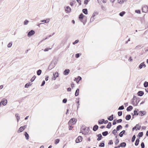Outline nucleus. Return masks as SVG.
<instances>
[{"label":"nucleus","instance_id":"1","mask_svg":"<svg viewBox=\"0 0 148 148\" xmlns=\"http://www.w3.org/2000/svg\"><path fill=\"white\" fill-rule=\"evenodd\" d=\"M76 120L75 119H71L69 121L68 123V124L70 125L71 124L72 125H73L76 123Z\"/></svg>","mask_w":148,"mask_h":148},{"label":"nucleus","instance_id":"2","mask_svg":"<svg viewBox=\"0 0 148 148\" xmlns=\"http://www.w3.org/2000/svg\"><path fill=\"white\" fill-rule=\"evenodd\" d=\"M27 125H25L23 126H21L20 127L18 131V132L20 133L22 132L25 129V128L27 127Z\"/></svg>","mask_w":148,"mask_h":148},{"label":"nucleus","instance_id":"3","mask_svg":"<svg viewBox=\"0 0 148 148\" xmlns=\"http://www.w3.org/2000/svg\"><path fill=\"white\" fill-rule=\"evenodd\" d=\"M35 33V32L34 30H31L28 33L27 36L30 37V36L34 34Z\"/></svg>","mask_w":148,"mask_h":148},{"label":"nucleus","instance_id":"4","mask_svg":"<svg viewBox=\"0 0 148 148\" xmlns=\"http://www.w3.org/2000/svg\"><path fill=\"white\" fill-rule=\"evenodd\" d=\"M82 138L81 136H79L76 140V143H79L81 142L82 140Z\"/></svg>","mask_w":148,"mask_h":148},{"label":"nucleus","instance_id":"5","mask_svg":"<svg viewBox=\"0 0 148 148\" xmlns=\"http://www.w3.org/2000/svg\"><path fill=\"white\" fill-rule=\"evenodd\" d=\"M148 10L147 6L146 5L142 8V11L144 12H147Z\"/></svg>","mask_w":148,"mask_h":148},{"label":"nucleus","instance_id":"6","mask_svg":"<svg viewBox=\"0 0 148 148\" xmlns=\"http://www.w3.org/2000/svg\"><path fill=\"white\" fill-rule=\"evenodd\" d=\"M132 115H133V116H134L135 115H139V111L138 109H137V110H134V114L132 113Z\"/></svg>","mask_w":148,"mask_h":148},{"label":"nucleus","instance_id":"7","mask_svg":"<svg viewBox=\"0 0 148 148\" xmlns=\"http://www.w3.org/2000/svg\"><path fill=\"white\" fill-rule=\"evenodd\" d=\"M146 112L145 111H139V115L142 116L146 115Z\"/></svg>","mask_w":148,"mask_h":148},{"label":"nucleus","instance_id":"8","mask_svg":"<svg viewBox=\"0 0 148 148\" xmlns=\"http://www.w3.org/2000/svg\"><path fill=\"white\" fill-rule=\"evenodd\" d=\"M58 76V72H56L53 74V78H52L54 80H55L56 78Z\"/></svg>","mask_w":148,"mask_h":148},{"label":"nucleus","instance_id":"9","mask_svg":"<svg viewBox=\"0 0 148 148\" xmlns=\"http://www.w3.org/2000/svg\"><path fill=\"white\" fill-rule=\"evenodd\" d=\"M97 136L98 137V138L97 139V140L98 141L100 140L102 138H103L101 134H97Z\"/></svg>","mask_w":148,"mask_h":148},{"label":"nucleus","instance_id":"10","mask_svg":"<svg viewBox=\"0 0 148 148\" xmlns=\"http://www.w3.org/2000/svg\"><path fill=\"white\" fill-rule=\"evenodd\" d=\"M65 10L66 13H69L71 11V8L69 7L68 6L66 7Z\"/></svg>","mask_w":148,"mask_h":148},{"label":"nucleus","instance_id":"11","mask_svg":"<svg viewBox=\"0 0 148 148\" xmlns=\"http://www.w3.org/2000/svg\"><path fill=\"white\" fill-rule=\"evenodd\" d=\"M82 79V78L80 76H78L77 78H75L74 80L75 81H76L77 83H78L79 81Z\"/></svg>","mask_w":148,"mask_h":148},{"label":"nucleus","instance_id":"12","mask_svg":"<svg viewBox=\"0 0 148 148\" xmlns=\"http://www.w3.org/2000/svg\"><path fill=\"white\" fill-rule=\"evenodd\" d=\"M98 126L97 125H96L93 126L92 129L94 131H96L98 130Z\"/></svg>","mask_w":148,"mask_h":148},{"label":"nucleus","instance_id":"13","mask_svg":"<svg viewBox=\"0 0 148 148\" xmlns=\"http://www.w3.org/2000/svg\"><path fill=\"white\" fill-rule=\"evenodd\" d=\"M70 72V70L69 69H65L64 72V74L65 75H68Z\"/></svg>","mask_w":148,"mask_h":148},{"label":"nucleus","instance_id":"14","mask_svg":"<svg viewBox=\"0 0 148 148\" xmlns=\"http://www.w3.org/2000/svg\"><path fill=\"white\" fill-rule=\"evenodd\" d=\"M144 94V92L143 91H139L138 93V95L140 96H142Z\"/></svg>","mask_w":148,"mask_h":148},{"label":"nucleus","instance_id":"15","mask_svg":"<svg viewBox=\"0 0 148 148\" xmlns=\"http://www.w3.org/2000/svg\"><path fill=\"white\" fill-rule=\"evenodd\" d=\"M86 130V127L85 126L82 125V127L81 130V132L83 133V131H85Z\"/></svg>","mask_w":148,"mask_h":148},{"label":"nucleus","instance_id":"16","mask_svg":"<svg viewBox=\"0 0 148 148\" xmlns=\"http://www.w3.org/2000/svg\"><path fill=\"white\" fill-rule=\"evenodd\" d=\"M125 119L127 120H130L131 118V116L130 114H128L126 116H125Z\"/></svg>","mask_w":148,"mask_h":148},{"label":"nucleus","instance_id":"17","mask_svg":"<svg viewBox=\"0 0 148 148\" xmlns=\"http://www.w3.org/2000/svg\"><path fill=\"white\" fill-rule=\"evenodd\" d=\"M133 109V107L132 106H130L127 108L126 110L127 111H130Z\"/></svg>","mask_w":148,"mask_h":148},{"label":"nucleus","instance_id":"18","mask_svg":"<svg viewBox=\"0 0 148 148\" xmlns=\"http://www.w3.org/2000/svg\"><path fill=\"white\" fill-rule=\"evenodd\" d=\"M84 17V15L82 14H80L79 16V18L80 20L81 21H82V20L83 19Z\"/></svg>","mask_w":148,"mask_h":148},{"label":"nucleus","instance_id":"19","mask_svg":"<svg viewBox=\"0 0 148 148\" xmlns=\"http://www.w3.org/2000/svg\"><path fill=\"white\" fill-rule=\"evenodd\" d=\"M89 129V127H87V129H86V131H85L83 133H82V134L84 135H86L88 132Z\"/></svg>","mask_w":148,"mask_h":148},{"label":"nucleus","instance_id":"20","mask_svg":"<svg viewBox=\"0 0 148 148\" xmlns=\"http://www.w3.org/2000/svg\"><path fill=\"white\" fill-rule=\"evenodd\" d=\"M108 119L110 121H112L113 119V115L112 114L111 116L108 118Z\"/></svg>","mask_w":148,"mask_h":148},{"label":"nucleus","instance_id":"21","mask_svg":"<svg viewBox=\"0 0 148 148\" xmlns=\"http://www.w3.org/2000/svg\"><path fill=\"white\" fill-rule=\"evenodd\" d=\"M139 138H137L136 140L135 143V145L136 146H137L138 145L139 142Z\"/></svg>","mask_w":148,"mask_h":148},{"label":"nucleus","instance_id":"22","mask_svg":"<svg viewBox=\"0 0 148 148\" xmlns=\"http://www.w3.org/2000/svg\"><path fill=\"white\" fill-rule=\"evenodd\" d=\"M1 101H3L2 103L3 106L6 105L7 103V101L6 99H5V101L4 99V100H2Z\"/></svg>","mask_w":148,"mask_h":148},{"label":"nucleus","instance_id":"23","mask_svg":"<svg viewBox=\"0 0 148 148\" xmlns=\"http://www.w3.org/2000/svg\"><path fill=\"white\" fill-rule=\"evenodd\" d=\"M119 145L121 147H125L126 146V144L125 142H122Z\"/></svg>","mask_w":148,"mask_h":148},{"label":"nucleus","instance_id":"24","mask_svg":"<svg viewBox=\"0 0 148 148\" xmlns=\"http://www.w3.org/2000/svg\"><path fill=\"white\" fill-rule=\"evenodd\" d=\"M122 127L121 125H119L116 128V130L117 131H119L120 130L122 129Z\"/></svg>","mask_w":148,"mask_h":148},{"label":"nucleus","instance_id":"25","mask_svg":"<svg viewBox=\"0 0 148 148\" xmlns=\"http://www.w3.org/2000/svg\"><path fill=\"white\" fill-rule=\"evenodd\" d=\"M79 89L78 88H77L76 90L75 93V95L76 96H77L79 95Z\"/></svg>","mask_w":148,"mask_h":148},{"label":"nucleus","instance_id":"26","mask_svg":"<svg viewBox=\"0 0 148 148\" xmlns=\"http://www.w3.org/2000/svg\"><path fill=\"white\" fill-rule=\"evenodd\" d=\"M83 12L85 14H88V11L87 9H84L82 10Z\"/></svg>","mask_w":148,"mask_h":148},{"label":"nucleus","instance_id":"27","mask_svg":"<svg viewBox=\"0 0 148 148\" xmlns=\"http://www.w3.org/2000/svg\"><path fill=\"white\" fill-rule=\"evenodd\" d=\"M112 123L111 122H109L108 123V125H107L106 127L107 128L110 129L112 126Z\"/></svg>","mask_w":148,"mask_h":148},{"label":"nucleus","instance_id":"28","mask_svg":"<svg viewBox=\"0 0 148 148\" xmlns=\"http://www.w3.org/2000/svg\"><path fill=\"white\" fill-rule=\"evenodd\" d=\"M95 16V14H93L92 15L90 19V21L91 22H92L94 21V20L95 19L94 17Z\"/></svg>","mask_w":148,"mask_h":148},{"label":"nucleus","instance_id":"29","mask_svg":"<svg viewBox=\"0 0 148 148\" xmlns=\"http://www.w3.org/2000/svg\"><path fill=\"white\" fill-rule=\"evenodd\" d=\"M102 134L103 136H106L108 134V132L106 131L102 133Z\"/></svg>","mask_w":148,"mask_h":148},{"label":"nucleus","instance_id":"30","mask_svg":"<svg viewBox=\"0 0 148 148\" xmlns=\"http://www.w3.org/2000/svg\"><path fill=\"white\" fill-rule=\"evenodd\" d=\"M25 135L26 138L27 140L29 139V135L26 132H25Z\"/></svg>","mask_w":148,"mask_h":148},{"label":"nucleus","instance_id":"31","mask_svg":"<svg viewBox=\"0 0 148 148\" xmlns=\"http://www.w3.org/2000/svg\"><path fill=\"white\" fill-rule=\"evenodd\" d=\"M105 146V144L104 142H101L99 144V146L100 147H104Z\"/></svg>","mask_w":148,"mask_h":148},{"label":"nucleus","instance_id":"32","mask_svg":"<svg viewBox=\"0 0 148 148\" xmlns=\"http://www.w3.org/2000/svg\"><path fill=\"white\" fill-rule=\"evenodd\" d=\"M42 22H44L45 23H47L49 21V19H47L46 20H43L41 21Z\"/></svg>","mask_w":148,"mask_h":148},{"label":"nucleus","instance_id":"33","mask_svg":"<svg viewBox=\"0 0 148 148\" xmlns=\"http://www.w3.org/2000/svg\"><path fill=\"white\" fill-rule=\"evenodd\" d=\"M104 119H102L101 120H99L98 121V123L99 124H102L103 123H104Z\"/></svg>","mask_w":148,"mask_h":148},{"label":"nucleus","instance_id":"34","mask_svg":"<svg viewBox=\"0 0 148 148\" xmlns=\"http://www.w3.org/2000/svg\"><path fill=\"white\" fill-rule=\"evenodd\" d=\"M42 73V71L40 69H39L37 71V74L38 75H40Z\"/></svg>","mask_w":148,"mask_h":148},{"label":"nucleus","instance_id":"35","mask_svg":"<svg viewBox=\"0 0 148 148\" xmlns=\"http://www.w3.org/2000/svg\"><path fill=\"white\" fill-rule=\"evenodd\" d=\"M144 86L145 88H147L148 86V82H145L144 83Z\"/></svg>","mask_w":148,"mask_h":148},{"label":"nucleus","instance_id":"36","mask_svg":"<svg viewBox=\"0 0 148 148\" xmlns=\"http://www.w3.org/2000/svg\"><path fill=\"white\" fill-rule=\"evenodd\" d=\"M30 84L31 83L29 82L26 84L25 86V87L28 88L30 85H31V84Z\"/></svg>","mask_w":148,"mask_h":148},{"label":"nucleus","instance_id":"37","mask_svg":"<svg viewBox=\"0 0 148 148\" xmlns=\"http://www.w3.org/2000/svg\"><path fill=\"white\" fill-rule=\"evenodd\" d=\"M16 117L17 121L18 122L20 119V117L19 116V114L18 113L15 115Z\"/></svg>","mask_w":148,"mask_h":148},{"label":"nucleus","instance_id":"38","mask_svg":"<svg viewBox=\"0 0 148 148\" xmlns=\"http://www.w3.org/2000/svg\"><path fill=\"white\" fill-rule=\"evenodd\" d=\"M101 7L102 10L104 11H105L106 10V8L103 5H101Z\"/></svg>","mask_w":148,"mask_h":148},{"label":"nucleus","instance_id":"39","mask_svg":"<svg viewBox=\"0 0 148 148\" xmlns=\"http://www.w3.org/2000/svg\"><path fill=\"white\" fill-rule=\"evenodd\" d=\"M125 11H123L121 12H120L119 15L121 16H123V15L125 14Z\"/></svg>","mask_w":148,"mask_h":148},{"label":"nucleus","instance_id":"40","mask_svg":"<svg viewBox=\"0 0 148 148\" xmlns=\"http://www.w3.org/2000/svg\"><path fill=\"white\" fill-rule=\"evenodd\" d=\"M127 0H118V3L121 4L123 3L124 1H126Z\"/></svg>","mask_w":148,"mask_h":148},{"label":"nucleus","instance_id":"41","mask_svg":"<svg viewBox=\"0 0 148 148\" xmlns=\"http://www.w3.org/2000/svg\"><path fill=\"white\" fill-rule=\"evenodd\" d=\"M36 77L35 75H34L31 79L30 81L31 82H33L36 79Z\"/></svg>","mask_w":148,"mask_h":148},{"label":"nucleus","instance_id":"42","mask_svg":"<svg viewBox=\"0 0 148 148\" xmlns=\"http://www.w3.org/2000/svg\"><path fill=\"white\" fill-rule=\"evenodd\" d=\"M60 141V140L59 139H57L55 140V143L56 144H57L59 143Z\"/></svg>","mask_w":148,"mask_h":148},{"label":"nucleus","instance_id":"43","mask_svg":"<svg viewBox=\"0 0 148 148\" xmlns=\"http://www.w3.org/2000/svg\"><path fill=\"white\" fill-rule=\"evenodd\" d=\"M136 138V136L135 135H134L132 137V142H134Z\"/></svg>","mask_w":148,"mask_h":148},{"label":"nucleus","instance_id":"44","mask_svg":"<svg viewBox=\"0 0 148 148\" xmlns=\"http://www.w3.org/2000/svg\"><path fill=\"white\" fill-rule=\"evenodd\" d=\"M143 135V132H140L138 134V136L140 137H142Z\"/></svg>","mask_w":148,"mask_h":148},{"label":"nucleus","instance_id":"45","mask_svg":"<svg viewBox=\"0 0 148 148\" xmlns=\"http://www.w3.org/2000/svg\"><path fill=\"white\" fill-rule=\"evenodd\" d=\"M124 109V107L123 105H122L119 107L118 108V110H122Z\"/></svg>","mask_w":148,"mask_h":148},{"label":"nucleus","instance_id":"46","mask_svg":"<svg viewBox=\"0 0 148 148\" xmlns=\"http://www.w3.org/2000/svg\"><path fill=\"white\" fill-rule=\"evenodd\" d=\"M29 21L27 20H26L24 22V25H27L28 24Z\"/></svg>","mask_w":148,"mask_h":148},{"label":"nucleus","instance_id":"47","mask_svg":"<svg viewBox=\"0 0 148 148\" xmlns=\"http://www.w3.org/2000/svg\"><path fill=\"white\" fill-rule=\"evenodd\" d=\"M141 148H144L145 147V144L143 142H142L141 144Z\"/></svg>","mask_w":148,"mask_h":148},{"label":"nucleus","instance_id":"48","mask_svg":"<svg viewBox=\"0 0 148 148\" xmlns=\"http://www.w3.org/2000/svg\"><path fill=\"white\" fill-rule=\"evenodd\" d=\"M118 115L119 116H121L122 115V111H119L118 112Z\"/></svg>","mask_w":148,"mask_h":148},{"label":"nucleus","instance_id":"49","mask_svg":"<svg viewBox=\"0 0 148 148\" xmlns=\"http://www.w3.org/2000/svg\"><path fill=\"white\" fill-rule=\"evenodd\" d=\"M139 101H139V98H138L136 99V104L135 105L136 106H137V104H138V103L139 102Z\"/></svg>","mask_w":148,"mask_h":148},{"label":"nucleus","instance_id":"50","mask_svg":"<svg viewBox=\"0 0 148 148\" xmlns=\"http://www.w3.org/2000/svg\"><path fill=\"white\" fill-rule=\"evenodd\" d=\"M116 131V130L115 129L112 132V134L115 135L117 132Z\"/></svg>","mask_w":148,"mask_h":148},{"label":"nucleus","instance_id":"51","mask_svg":"<svg viewBox=\"0 0 148 148\" xmlns=\"http://www.w3.org/2000/svg\"><path fill=\"white\" fill-rule=\"evenodd\" d=\"M116 119H114V120H113V123H112V124L113 125H115L116 123Z\"/></svg>","mask_w":148,"mask_h":148},{"label":"nucleus","instance_id":"52","mask_svg":"<svg viewBox=\"0 0 148 148\" xmlns=\"http://www.w3.org/2000/svg\"><path fill=\"white\" fill-rule=\"evenodd\" d=\"M139 68L140 69H141L143 67V62L141 63L139 65Z\"/></svg>","mask_w":148,"mask_h":148},{"label":"nucleus","instance_id":"53","mask_svg":"<svg viewBox=\"0 0 148 148\" xmlns=\"http://www.w3.org/2000/svg\"><path fill=\"white\" fill-rule=\"evenodd\" d=\"M122 121V119H119L116 121V122L117 123H121Z\"/></svg>","mask_w":148,"mask_h":148},{"label":"nucleus","instance_id":"54","mask_svg":"<svg viewBox=\"0 0 148 148\" xmlns=\"http://www.w3.org/2000/svg\"><path fill=\"white\" fill-rule=\"evenodd\" d=\"M79 42L78 40H76L75 41L73 42V45H75V44Z\"/></svg>","mask_w":148,"mask_h":148},{"label":"nucleus","instance_id":"55","mask_svg":"<svg viewBox=\"0 0 148 148\" xmlns=\"http://www.w3.org/2000/svg\"><path fill=\"white\" fill-rule=\"evenodd\" d=\"M12 44L11 42L9 43L8 45V47H11L12 45Z\"/></svg>","mask_w":148,"mask_h":148},{"label":"nucleus","instance_id":"56","mask_svg":"<svg viewBox=\"0 0 148 148\" xmlns=\"http://www.w3.org/2000/svg\"><path fill=\"white\" fill-rule=\"evenodd\" d=\"M67 101V99H64L63 100L62 102L63 103H65Z\"/></svg>","mask_w":148,"mask_h":148},{"label":"nucleus","instance_id":"57","mask_svg":"<svg viewBox=\"0 0 148 148\" xmlns=\"http://www.w3.org/2000/svg\"><path fill=\"white\" fill-rule=\"evenodd\" d=\"M123 134L121 132H120L119 134V135L120 137H122L123 136Z\"/></svg>","mask_w":148,"mask_h":148},{"label":"nucleus","instance_id":"58","mask_svg":"<svg viewBox=\"0 0 148 148\" xmlns=\"http://www.w3.org/2000/svg\"><path fill=\"white\" fill-rule=\"evenodd\" d=\"M116 142H115V144L116 145H117L118 144V143H119V140L118 139H116Z\"/></svg>","mask_w":148,"mask_h":148},{"label":"nucleus","instance_id":"59","mask_svg":"<svg viewBox=\"0 0 148 148\" xmlns=\"http://www.w3.org/2000/svg\"><path fill=\"white\" fill-rule=\"evenodd\" d=\"M79 56V53H77L75 54V57L76 58H77Z\"/></svg>","mask_w":148,"mask_h":148},{"label":"nucleus","instance_id":"60","mask_svg":"<svg viewBox=\"0 0 148 148\" xmlns=\"http://www.w3.org/2000/svg\"><path fill=\"white\" fill-rule=\"evenodd\" d=\"M135 12L138 14L140 13V10H135Z\"/></svg>","mask_w":148,"mask_h":148},{"label":"nucleus","instance_id":"61","mask_svg":"<svg viewBox=\"0 0 148 148\" xmlns=\"http://www.w3.org/2000/svg\"><path fill=\"white\" fill-rule=\"evenodd\" d=\"M113 143L112 141V140H110L109 141L108 144L109 145H112Z\"/></svg>","mask_w":148,"mask_h":148},{"label":"nucleus","instance_id":"62","mask_svg":"<svg viewBox=\"0 0 148 148\" xmlns=\"http://www.w3.org/2000/svg\"><path fill=\"white\" fill-rule=\"evenodd\" d=\"M88 2V0H85L84 1V3L85 4L87 5Z\"/></svg>","mask_w":148,"mask_h":148},{"label":"nucleus","instance_id":"63","mask_svg":"<svg viewBox=\"0 0 148 148\" xmlns=\"http://www.w3.org/2000/svg\"><path fill=\"white\" fill-rule=\"evenodd\" d=\"M45 81L44 80L42 81V83L41 85V86H44L45 85Z\"/></svg>","mask_w":148,"mask_h":148},{"label":"nucleus","instance_id":"64","mask_svg":"<svg viewBox=\"0 0 148 148\" xmlns=\"http://www.w3.org/2000/svg\"><path fill=\"white\" fill-rule=\"evenodd\" d=\"M51 49V48H46L44 50V51H48L49 50Z\"/></svg>","mask_w":148,"mask_h":148}]
</instances>
